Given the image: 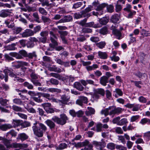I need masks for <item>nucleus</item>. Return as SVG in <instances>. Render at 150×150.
Instances as JSON below:
<instances>
[{
	"label": "nucleus",
	"instance_id": "nucleus-1",
	"mask_svg": "<svg viewBox=\"0 0 150 150\" xmlns=\"http://www.w3.org/2000/svg\"><path fill=\"white\" fill-rule=\"evenodd\" d=\"M38 125H33V130L34 134L38 137H42L43 136V132L47 129V127L42 123H38Z\"/></svg>",
	"mask_w": 150,
	"mask_h": 150
},
{
	"label": "nucleus",
	"instance_id": "nucleus-2",
	"mask_svg": "<svg viewBox=\"0 0 150 150\" xmlns=\"http://www.w3.org/2000/svg\"><path fill=\"white\" fill-rule=\"evenodd\" d=\"M60 117V118H59L56 116H54L52 118V119L57 124L63 125L66 123L68 118L64 114L61 115Z\"/></svg>",
	"mask_w": 150,
	"mask_h": 150
},
{
	"label": "nucleus",
	"instance_id": "nucleus-3",
	"mask_svg": "<svg viewBox=\"0 0 150 150\" xmlns=\"http://www.w3.org/2000/svg\"><path fill=\"white\" fill-rule=\"evenodd\" d=\"M81 62L83 66L86 67V69L88 71H91L98 68V65L96 64H94L92 66H90L91 62L90 61L85 62L83 60H81Z\"/></svg>",
	"mask_w": 150,
	"mask_h": 150
},
{
	"label": "nucleus",
	"instance_id": "nucleus-4",
	"mask_svg": "<svg viewBox=\"0 0 150 150\" xmlns=\"http://www.w3.org/2000/svg\"><path fill=\"white\" fill-rule=\"evenodd\" d=\"M94 92L93 97L96 100H98L99 98L100 95L104 96L105 94L104 90L102 88H98L94 89Z\"/></svg>",
	"mask_w": 150,
	"mask_h": 150
},
{
	"label": "nucleus",
	"instance_id": "nucleus-5",
	"mask_svg": "<svg viewBox=\"0 0 150 150\" xmlns=\"http://www.w3.org/2000/svg\"><path fill=\"white\" fill-rule=\"evenodd\" d=\"M42 106L43 107L46 112H58V110L53 108L51 107V104L47 103L42 104Z\"/></svg>",
	"mask_w": 150,
	"mask_h": 150
},
{
	"label": "nucleus",
	"instance_id": "nucleus-6",
	"mask_svg": "<svg viewBox=\"0 0 150 150\" xmlns=\"http://www.w3.org/2000/svg\"><path fill=\"white\" fill-rule=\"evenodd\" d=\"M93 144L96 148L99 150H102L106 146V143L103 139H101V141L100 142L94 141Z\"/></svg>",
	"mask_w": 150,
	"mask_h": 150
},
{
	"label": "nucleus",
	"instance_id": "nucleus-7",
	"mask_svg": "<svg viewBox=\"0 0 150 150\" xmlns=\"http://www.w3.org/2000/svg\"><path fill=\"white\" fill-rule=\"evenodd\" d=\"M88 99L86 97L81 96L76 101V103L80 106H82L83 103H87Z\"/></svg>",
	"mask_w": 150,
	"mask_h": 150
},
{
	"label": "nucleus",
	"instance_id": "nucleus-8",
	"mask_svg": "<svg viewBox=\"0 0 150 150\" xmlns=\"http://www.w3.org/2000/svg\"><path fill=\"white\" fill-rule=\"evenodd\" d=\"M41 4L42 6H46L47 7L51 8L54 6H57L58 4L55 2L49 3V1L48 0H43L41 3Z\"/></svg>",
	"mask_w": 150,
	"mask_h": 150
},
{
	"label": "nucleus",
	"instance_id": "nucleus-9",
	"mask_svg": "<svg viewBox=\"0 0 150 150\" xmlns=\"http://www.w3.org/2000/svg\"><path fill=\"white\" fill-rule=\"evenodd\" d=\"M28 147V145L26 144L14 143L11 144L10 147L19 148L20 149H23L24 148H27Z\"/></svg>",
	"mask_w": 150,
	"mask_h": 150
},
{
	"label": "nucleus",
	"instance_id": "nucleus-10",
	"mask_svg": "<svg viewBox=\"0 0 150 150\" xmlns=\"http://www.w3.org/2000/svg\"><path fill=\"white\" fill-rule=\"evenodd\" d=\"M23 38H27L33 35V31L29 29L25 30L21 34Z\"/></svg>",
	"mask_w": 150,
	"mask_h": 150
},
{
	"label": "nucleus",
	"instance_id": "nucleus-11",
	"mask_svg": "<svg viewBox=\"0 0 150 150\" xmlns=\"http://www.w3.org/2000/svg\"><path fill=\"white\" fill-rule=\"evenodd\" d=\"M50 40L51 42L54 44V45H57L58 43L56 41L57 39V36L52 31H50Z\"/></svg>",
	"mask_w": 150,
	"mask_h": 150
},
{
	"label": "nucleus",
	"instance_id": "nucleus-12",
	"mask_svg": "<svg viewBox=\"0 0 150 150\" xmlns=\"http://www.w3.org/2000/svg\"><path fill=\"white\" fill-rule=\"evenodd\" d=\"M111 28L112 30L113 34L117 37V38L120 39V37L121 36V33L120 31L116 29V26L113 25L111 27Z\"/></svg>",
	"mask_w": 150,
	"mask_h": 150
},
{
	"label": "nucleus",
	"instance_id": "nucleus-13",
	"mask_svg": "<svg viewBox=\"0 0 150 150\" xmlns=\"http://www.w3.org/2000/svg\"><path fill=\"white\" fill-rule=\"evenodd\" d=\"M119 16L117 14L112 15L111 18V21L113 23H117L119 22Z\"/></svg>",
	"mask_w": 150,
	"mask_h": 150
},
{
	"label": "nucleus",
	"instance_id": "nucleus-14",
	"mask_svg": "<svg viewBox=\"0 0 150 150\" xmlns=\"http://www.w3.org/2000/svg\"><path fill=\"white\" fill-rule=\"evenodd\" d=\"M49 70L50 71H54L57 73H60L63 71H65L64 69L62 70L60 68L56 67L55 66H53L52 67H49Z\"/></svg>",
	"mask_w": 150,
	"mask_h": 150
},
{
	"label": "nucleus",
	"instance_id": "nucleus-15",
	"mask_svg": "<svg viewBox=\"0 0 150 150\" xmlns=\"http://www.w3.org/2000/svg\"><path fill=\"white\" fill-rule=\"evenodd\" d=\"M107 5V4L105 3H103L101 4H99L96 8V10L99 12L100 11L102 12V15L103 14V10L104 8Z\"/></svg>",
	"mask_w": 150,
	"mask_h": 150
},
{
	"label": "nucleus",
	"instance_id": "nucleus-16",
	"mask_svg": "<svg viewBox=\"0 0 150 150\" xmlns=\"http://www.w3.org/2000/svg\"><path fill=\"white\" fill-rule=\"evenodd\" d=\"M13 126L10 124H4L0 125V129L4 131H6L8 129L11 128Z\"/></svg>",
	"mask_w": 150,
	"mask_h": 150
},
{
	"label": "nucleus",
	"instance_id": "nucleus-17",
	"mask_svg": "<svg viewBox=\"0 0 150 150\" xmlns=\"http://www.w3.org/2000/svg\"><path fill=\"white\" fill-rule=\"evenodd\" d=\"M108 78L107 76H103L100 78V83L103 86H105L108 82Z\"/></svg>",
	"mask_w": 150,
	"mask_h": 150
},
{
	"label": "nucleus",
	"instance_id": "nucleus-18",
	"mask_svg": "<svg viewBox=\"0 0 150 150\" xmlns=\"http://www.w3.org/2000/svg\"><path fill=\"white\" fill-rule=\"evenodd\" d=\"M93 7L92 6H89L88 7L86 8L83 12H84L83 13L84 15L86 16V17L88 18L91 16V15L89 13H87L91 11L92 10Z\"/></svg>",
	"mask_w": 150,
	"mask_h": 150
},
{
	"label": "nucleus",
	"instance_id": "nucleus-19",
	"mask_svg": "<svg viewBox=\"0 0 150 150\" xmlns=\"http://www.w3.org/2000/svg\"><path fill=\"white\" fill-rule=\"evenodd\" d=\"M74 87L79 91H82L84 89V87L81 83L78 82H76L74 84Z\"/></svg>",
	"mask_w": 150,
	"mask_h": 150
},
{
	"label": "nucleus",
	"instance_id": "nucleus-20",
	"mask_svg": "<svg viewBox=\"0 0 150 150\" xmlns=\"http://www.w3.org/2000/svg\"><path fill=\"white\" fill-rule=\"evenodd\" d=\"M10 13L9 10H2L0 12V16L3 17H5L8 16Z\"/></svg>",
	"mask_w": 150,
	"mask_h": 150
},
{
	"label": "nucleus",
	"instance_id": "nucleus-21",
	"mask_svg": "<svg viewBox=\"0 0 150 150\" xmlns=\"http://www.w3.org/2000/svg\"><path fill=\"white\" fill-rule=\"evenodd\" d=\"M70 97L65 95H62L61 97V100L60 101L63 103L66 104L69 101Z\"/></svg>",
	"mask_w": 150,
	"mask_h": 150
},
{
	"label": "nucleus",
	"instance_id": "nucleus-22",
	"mask_svg": "<svg viewBox=\"0 0 150 150\" xmlns=\"http://www.w3.org/2000/svg\"><path fill=\"white\" fill-rule=\"evenodd\" d=\"M99 57L102 59H105L107 58L108 55L106 52L99 51L98 52Z\"/></svg>",
	"mask_w": 150,
	"mask_h": 150
},
{
	"label": "nucleus",
	"instance_id": "nucleus-23",
	"mask_svg": "<svg viewBox=\"0 0 150 150\" xmlns=\"http://www.w3.org/2000/svg\"><path fill=\"white\" fill-rule=\"evenodd\" d=\"M114 106H111L108 108H104L102 109L101 111V112H112V111L114 109Z\"/></svg>",
	"mask_w": 150,
	"mask_h": 150
},
{
	"label": "nucleus",
	"instance_id": "nucleus-24",
	"mask_svg": "<svg viewBox=\"0 0 150 150\" xmlns=\"http://www.w3.org/2000/svg\"><path fill=\"white\" fill-rule=\"evenodd\" d=\"M45 123L51 129L54 128L55 124L51 120H48L45 121Z\"/></svg>",
	"mask_w": 150,
	"mask_h": 150
},
{
	"label": "nucleus",
	"instance_id": "nucleus-25",
	"mask_svg": "<svg viewBox=\"0 0 150 150\" xmlns=\"http://www.w3.org/2000/svg\"><path fill=\"white\" fill-rule=\"evenodd\" d=\"M16 45V44L15 43H13L6 46L5 47V48L7 50H14L16 49V48L15 47Z\"/></svg>",
	"mask_w": 150,
	"mask_h": 150
},
{
	"label": "nucleus",
	"instance_id": "nucleus-26",
	"mask_svg": "<svg viewBox=\"0 0 150 150\" xmlns=\"http://www.w3.org/2000/svg\"><path fill=\"white\" fill-rule=\"evenodd\" d=\"M82 11L80 13H75L74 14V18L76 19H79L82 17H86V16L84 15Z\"/></svg>",
	"mask_w": 150,
	"mask_h": 150
},
{
	"label": "nucleus",
	"instance_id": "nucleus-27",
	"mask_svg": "<svg viewBox=\"0 0 150 150\" xmlns=\"http://www.w3.org/2000/svg\"><path fill=\"white\" fill-rule=\"evenodd\" d=\"M9 101L8 100L4 99L3 98H0V104L2 105L6 106L8 105L7 103Z\"/></svg>",
	"mask_w": 150,
	"mask_h": 150
},
{
	"label": "nucleus",
	"instance_id": "nucleus-28",
	"mask_svg": "<svg viewBox=\"0 0 150 150\" xmlns=\"http://www.w3.org/2000/svg\"><path fill=\"white\" fill-rule=\"evenodd\" d=\"M99 33H100L103 35L107 34L108 33V30L107 27H104L101 28L99 30Z\"/></svg>",
	"mask_w": 150,
	"mask_h": 150
},
{
	"label": "nucleus",
	"instance_id": "nucleus-29",
	"mask_svg": "<svg viewBox=\"0 0 150 150\" xmlns=\"http://www.w3.org/2000/svg\"><path fill=\"white\" fill-rule=\"evenodd\" d=\"M106 42L105 41H102L97 43L96 45V46L100 49L104 48L106 45Z\"/></svg>",
	"mask_w": 150,
	"mask_h": 150
},
{
	"label": "nucleus",
	"instance_id": "nucleus-30",
	"mask_svg": "<svg viewBox=\"0 0 150 150\" xmlns=\"http://www.w3.org/2000/svg\"><path fill=\"white\" fill-rule=\"evenodd\" d=\"M114 92H115L117 94H115V97L116 98H118V95L119 96H121L123 95V93L121 90L119 88H116Z\"/></svg>",
	"mask_w": 150,
	"mask_h": 150
},
{
	"label": "nucleus",
	"instance_id": "nucleus-31",
	"mask_svg": "<svg viewBox=\"0 0 150 150\" xmlns=\"http://www.w3.org/2000/svg\"><path fill=\"white\" fill-rule=\"evenodd\" d=\"M18 137L19 139L22 141L28 138V136L24 133L20 134Z\"/></svg>",
	"mask_w": 150,
	"mask_h": 150
},
{
	"label": "nucleus",
	"instance_id": "nucleus-32",
	"mask_svg": "<svg viewBox=\"0 0 150 150\" xmlns=\"http://www.w3.org/2000/svg\"><path fill=\"white\" fill-rule=\"evenodd\" d=\"M130 37V41L129 42V44H130L131 43H135L136 42V38L133 36V33L130 34L129 35Z\"/></svg>",
	"mask_w": 150,
	"mask_h": 150
},
{
	"label": "nucleus",
	"instance_id": "nucleus-33",
	"mask_svg": "<svg viewBox=\"0 0 150 150\" xmlns=\"http://www.w3.org/2000/svg\"><path fill=\"white\" fill-rule=\"evenodd\" d=\"M107 148L109 149L113 150L115 148V144L113 143H109L107 145Z\"/></svg>",
	"mask_w": 150,
	"mask_h": 150
},
{
	"label": "nucleus",
	"instance_id": "nucleus-34",
	"mask_svg": "<svg viewBox=\"0 0 150 150\" xmlns=\"http://www.w3.org/2000/svg\"><path fill=\"white\" fill-rule=\"evenodd\" d=\"M41 96L49 100H52V97L50 95V94L48 93H40Z\"/></svg>",
	"mask_w": 150,
	"mask_h": 150
},
{
	"label": "nucleus",
	"instance_id": "nucleus-35",
	"mask_svg": "<svg viewBox=\"0 0 150 150\" xmlns=\"http://www.w3.org/2000/svg\"><path fill=\"white\" fill-rule=\"evenodd\" d=\"M108 19L106 18H103L100 19V23L102 25H105L108 22Z\"/></svg>",
	"mask_w": 150,
	"mask_h": 150
},
{
	"label": "nucleus",
	"instance_id": "nucleus-36",
	"mask_svg": "<svg viewBox=\"0 0 150 150\" xmlns=\"http://www.w3.org/2000/svg\"><path fill=\"white\" fill-rule=\"evenodd\" d=\"M41 96H38V97L36 96H33L32 97L33 99L35 102L40 103L42 102V100L40 98Z\"/></svg>",
	"mask_w": 150,
	"mask_h": 150
},
{
	"label": "nucleus",
	"instance_id": "nucleus-37",
	"mask_svg": "<svg viewBox=\"0 0 150 150\" xmlns=\"http://www.w3.org/2000/svg\"><path fill=\"white\" fill-rule=\"evenodd\" d=\"M17 62L18 63L17 65L15 66L17 68H19L22 66H27L28 64V63L27 62H24L18 61Z\"/></svg>",
	"mask_w": 150,
	"mask_h": 150
},
{
	"label": "nucleus",
	"instance_id": "nucleus-38",
	"mask_svg": "<svg viewBox=\"0 0 150 150\" xmlns=\"http://www.w3.org/2000/svg\"><path fill=\"white\" fill-rule=\"evenodd\" d=\"M12 109L16 112H23V109L15 105L12 106Z\"/></svg>",
	"mask_w": 150,
	"mask_h": 150
},
{
	"label": "nucleus",
	"instance_id": "nucleus-39",
	"mask_svg": "<svg viewBox=\"0 0 150 150\" xmlns=\"http://www.w3.org/2000/svg\"><path fill=\"white\" fill-rule=\"evenodd\" d=\"M122 8V7L119 4L117 3L115 6V10L116 12H119L120 11Z\"/></svg>",
	"mask_w": 150,
	"mask_h": 150
},
{
	"label": "nucleus",
	"instance_id": "nucleus-40",
	"mask_svg": "<svg viewBox=\"0 0 150 150\" xmlns=\"http://www.w3.org/2000/svg\"><path fill=\"white\" fill-rule=\"evenodd\" d=\"M9 55V54H5L4 58L6 61L10 62L14 60V59L13 57H10Z\"/></svg>",
	"mask_w": 150,
	"mask_h": 150
},
{
	"label": "nucleus",
	"instance_id": "nucleus-41",
	"mask_svg": "<svg viewBox=\"0 0 150 150\" xmlns=\"http://www.w3.org/2000/svg\"><path fill=\"white\" fill-rule=\"evenodd\" d=\"M50 74L51 76L57 78L59 80L62 79V76L59 75V74L55 73H51Z\"/></svg>",
	"mask_w": 150,
	"mask_h": 150
},
{
	"label": "nucleus",
	"instance_id": "nucleus-42",
	"mask_svg": "<svg viewBox=\"0 0 150 150\" xmlns=\"http://www.w3.org/2000/svg\"><path fill=\"white\" fill-rule=\"evenodd\" d=\"M48 92L50 91V92H61V90L57 88H49L47 89Z\"/></svg>",
	"mask_w": 150,
	"mask_h": 150
},
{
	"label": "nucleus",
	"instance_id": "nucleus-43",
	"mask_svg": "<svg viewBox=\"0 0 150 150\" xmlns=\"http://www.w3.org/2000/svg\"><path fill=\"white\" fill-rule=\"evenodd\" d=\"M37 56L36 53L35 52H33L32 53H27L26 57H28L30 59H32L34 57H36Z\"/></svg>",
	"mask_w": 150,
	"mask_h": 150
},
{
	"label": "nucleus",
	"instance_id": "nucleus-44",
	"mask_svg": "<svg viewBox=\"0 0 150 150\" xmlns=\"http://www.w3.org/2000/svg\"><path fill=\"white\" fill-rule=\"evenodd\" d=\"M129 13L127 16V17L128 18H131L133 17V16L136 14V12L134 11H130L128 12Z\"/></svg>",
	"mask_w": 150,
	"mask_h": 150
},
{
	"label": "nucleus",
	"instance_id": "nucleus-45",
	"mask_svg": "<svg viewBox=\"0 0 150 150\" xmlns=\"http://www.w3.org/2000/svg\"><path fill=\"white\" fill-rule=\"evenodd\" d=\"M107 9L108 11L110 13L114 11V7L112 5H108L106 6Z\"/></svg>",
	"mask_w": 150,
	"mask_h": 150
},
{
	"label": "nucleus",
	"instance_id": "nucleus-46",
	"mask_svg": "<svg viewBox=\"0 0 150 150\" xmlns=\"http://www.w3.org/2000/svg\"><path fill=\"white\" fill-rule=\"evenodd\" d=\"M17 38L16 36L13 37V36H10L9 38H8L5 42V43H8L11 41H13L17 39Z\"/></svg>",
	"mask_w": 150,
	"mask_h": 150
},
{
	"label": "nucleus",
	"instance_id": "nucleus-47",
	"mask_svg": "<svg viewBox=\"0 0 150 150\" xmlns=\"http://www.w3.org/2000/svg\"><path fill=\"white\" fill-rule=\"evenodd\" d=\"M41 19L44 23H50L51 21L49 18L44 16H42Z\"/></svg>",
	"mask_w": 150,
	"mask_h": 150
},
{
	"label": "nucleus",
	"instance_id": "nucleus-48",
	"mask_svg": "<svg viewBox=\"0 0 150 150\" xmlns=\"http://www.w3.org/2000/svg\"><path fill=\"white\" fill-rule=\"evenodd\" d=\"M127 122V120L126 119L124 118L121 119L120 122L118 123V125H122L126 124Z\"/></svg>",
	"mask_w": 150,
	"mask_h": 150
},
{
	"label": "nucleus",
	"instance_id": "nucleus-49",
	"mask_svg": "<svg viewBox=\"0 0 150 150\" xmlns=\"http://www.w3.org/2000/svg\"><path fill=\"white\" fill-rule=\"evenodd\" d=\"M24 86L29 89H32L33 88V86L31 84L27 82H25L23 83Z\"/></svg>",
	"mask_w": 150,
	"mask_h": 150
},
{
	"label": "nucleus",
	"instance_id": "nucleus-50",
	"mask_svg": "<svg viewBox=\"0 0 150 150\" xmlns=\"http://www.w3.org/2000/svg\"><path fill=\"white\" fill-rule=\"evenodd\" d=\"M131 81L132 82L134 83L135 86L139 88H141V86L140 85L142 84V82L141 81Z\"/></svg>",
	"mask_w": 150,
	"mask_h": 150
},
{
	"label": "nucleus",
	"instance_id": "nucleus-51",
	"mask_svg": "<svg viewBox=\"0 0 150 150\" xmlns=\"http://www.w3.org/2000/svg\"><path fill=\"white\" fill-rule=\"evenodd\" d=\"M38 38L39 40V42L45 43L47 41V37H40Z\"/></svg>",
	"mask_w": 150,
	"mask_h": 150
},
{
	"label": "nucleus",
	"instance_id": "nucleus-52",
	"mask_svg": "<svg viewBox=\"0 0 150 150\" xmlns=\"http://www.w3.org/2000/svg\"><path fill=\"white\" fill-rule=\"evenodd\" d=\"M114 109L112 111V112H122L124 111V110L121 108H116L114 106Z\"/></svg>",
	"mask_w": 150,
	"mask_h": 150
},
{
	"label": "nucleus",
	"instance_id": "nucleus-53",
	"mask_svg": "<svg viewBox=\"0 0 150 150\" xmlns=\"http://www.w3.org/2000/svg\"><path fill=\"white\" fill-rule=\"evenodd\" d=\"M8 76L7 75L5 74V75H4L3 74H0V79L1 80L4 79V80L6 82L8 81Z\"/></svg>",
	"mask_w": 150,
	"mask_h": 150
},
{
	"label": "nucleus",
	"instance_id": "nucleus-54",
	"mask_svg": "<svg viewBox=\"0 0 150 150\" xmlns=\"http://www.w3.org/2000/svg\"><path fill=\"white\" fill-rule=\"evenodd\" d=\"M13 102L18 105H21L22 104V101L20 99L15 98L13 100Z\"/></svg>",
	"mask_w": 150,
	"mask_h": 150
},
{
	"label": "nucleus",
	"instance_id": "nucleus-55",
	"mask_svg": "<svg viewBox=\"0 0 150 150\" xmlns=\"http://www.w3.org/2000/svg\"><path fill=\"white\" fill-rule=\"evenodd\" d=\"M9 75L10 76L14 77V80L15 81H18L19 80V78L16 77V75L13 73V70L11 73L9 74Z\"/></svg>",
	"mask_w": 150,
	"mask_h": 150
},
{
	"label": "nucleus",
	"instance_id": "nucleus-56",
	"mask_svg": "<svg viewBox=\"0 0 150 150\" xmlns=\"http://www.w3.org/2000/svg\"><path fill=\"white\" fill-rule=\"evenodd\" d=\"M39 11L42 15H46L47 13V11L43 8H40L39 9Z\"/></svg>",
	"mask_w": 150,
	"mask_h": 150
},
{
	"label": "nucleus",
	"instance_id": "nucleus-57",
	"mask_svg": "<svg viewBox=\"0 0 150 150\" xmlns=\"http://www.w3.org/2000/svg\"><path fill=\"white\" fill-rule=\"evenodd\" d=\"M83 4V2H79L76 3L73 5V8H76L80 7Z\"/></svg>",
	"mask_w": 150,
	"mask_h": 150
},
{
	"label": "nucleus",
	"instance_id": "nucleus-58",
	"mask_svg": "<svg viewBox=\"0 0 150 150\" xmlns=\"http://www.w3.org/2000/svg\"><path fill=\"white\" fill-rule=\"evenodd\" d=\"M33 16L34 18L35 19V21L38 23H40V21L39 20V18L38 15L37 13H33Z\"/></svg>",
	"mask_w": 150,
	"mask_h": 150
},
{
	"label": "nucleus",
	"instance_id": "nucleus-59",
	"mask_svg": "<svg viewBox=\"0 0 150 150\" xmlns=\"http://www.w3.org/2000/svg\"><path fill=\"white\" fill-rule=\"evenodd\" d=\"M13 70L8 67H6V68L3 70V72L5 74H7L8 75V74H9Z\"/></svg>",
	"mask_w": 150,
	"mask_h": 150
},
{
	"label": "nucleus",
	"instance_id": "nucleus-60",
	"mask_svg": "<svg viewBox=\"0 0 150 150\" xmlns=\"http://www.w3.org/2000/svg\"><path fill=\"white\" fill-rule=\"evenodd\" d=\"M41 27L39 25H38L35 27L34 28L33 31V35L34 33H36L37 32H38L41 29Z\"/></svg>",
	"mask_w": 150,
	"mask_h": 150
},
{
	"label": "nucleus",
	"instance_id": "nucleus-61",
	"mask_svg": "<svg viewBox=\"0 0 150 150\" xmlns=\"http://www.w3.org/2000/svg\"><path fill=\"white\" fill-rule=\"evenodd\" d=\"M48 34V32L47 31H43L40 32V35L41 37H47Z\"/></svg>",
	"mask_w": 150,
	"mask_h": 150
},
{
	"label": "nucleus",
	"instance_id": "nucleus-62",
	"mask_svg": "<svg viewBox=\"0 0 150 150\" xmlns=\"http://www.w3.org/2000/svg\"><path fill=\"white\" fill-rule=\"evenodd\" d=\"M26 45L28 48H31L33 47L34 46L35 44L33 42L30 41H28L26 44Z\"/></svg>",
	"mask_w": 150,
	"mask_h": 150
},
{
	"label": "nucleus",
	"instance_id": "nucleus-63",
	"mask_svg": "<svg viewBox=\"0 0 150 150\" xmlns=\"http://www.w3.org/2000/svg\"><path fill=\"white\" fill-rule=\"evenodd\" d=\"M102 124L100 123H98L96 126V130L97 132H100L101 131L102 128Z\"/></svg>",
	"mask_w": 150,
	"mask_h": 150
},
{
	"label": "nucleus",
	"instance_id": "nucleus-64",
	"mask_svg": "<svg viewBox=\"0 0 150 150\" xmlns=\"http://www.w3.org/2000/svg\"><path fill=\"white\" fill-rule=\"evenodd\" d=\"M138 100L140 102L143 103H145L147 101L146 99L142 96L139 97V98Z\"/></svg>",
	"mask_w": 150,
	"mask_h": 150
}]
</instances>
